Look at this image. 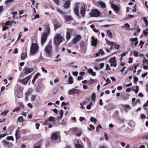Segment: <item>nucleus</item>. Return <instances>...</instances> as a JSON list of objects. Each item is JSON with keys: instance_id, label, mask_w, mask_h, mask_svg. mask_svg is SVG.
Masks as SVG:
<instances>
[{"instance_id": "obj_34", "label": "nucleus", "mask_w": 148, "mask_h": 148, "mask_svg": "<svg viewBox=\"0 0 148 148\" xmlns=\"http://www.w3.org/2000/svg\"><path fill=\"white\" fill-rule=\"evenodd\" d=\"M92 105V103L90 102L89 104L87 106L86 108L88 110H90L91 108V107Z\"/></svg>"}, {"instance_id": "obj_49", "label": "nucleus", "mask_w": 148, "mask_h": 148, "mask_svg": "<svg viewBox=\"0 0 148 148\" xmlns=\"http://www.w3.org/2000/svg\"><path fill=\"white\" fill-rule=\"evenodd\" d=\"M40 75V74L39 73H38L34 77L37 79L38 78V77Z\"/></svg>"}, {"instance_id": "obj_50", "label": "nucleus", "mask_w": 148, "mask_h": 148, "mask_svg": "<svg viewBox=\"0 0 148 148\" xmlns=\"http://www.w3.org/2000/svg\"><path fill=\"white\" fill-rule=\"evenodd\" d=\"M57 11L59 12L60 14H64L65 12H62L61 10L60 9H57Z\"/></svg>"}, {"instance_id": "obj_19", "label": "nucleus", "mask_w": 148, "mask_h": 148, "mask_svg": "<svg viewBox=\"0 0 148 148\" xmlns=\"http://www.w3.org/2000/svg\"><path fill=\"white\" fill-rule=\"evenodd\" d=\"M79 7L78 6H76L75 7L74 10L75 13L77 16L79 15Z\"/></svg>"}, {"instance_id": "obj_62", "label": "nucleus", "mask_w": 148, "mask_h": 148, "mask_svg": "<svg viewBox=\"0 0 148 148\" xmlns=\"http://www.w3.org/2000/svg\"><path fill=\"white\" fill-rule=\"evenodd\" d=\"M27 106L31 108H33V105L31 103H28L27 104Z\"/></svg>"}, {"instance_id": "obj_18", "label": "nucleus", "mask_w": 148, "mask_h": 148, "mask_svg": "<svg viewBox=\"0 0 148 148\" xmlns=\"http://www.w3.org/2000/svg\"><path fill=\"white\" fill-rule=\"evenodd\" d=\"M112 7L113 9L117 13L119 10V8L118 6L117 5L113 4L112 5Z\"/></svg>"}, {"instance_id": "obj_4", "label": "nucleus", "mask_w": 148, "mask_h": 148, "mask_svg": "<svg viewBox=\"0 0 148 148\" xmlns=\"http://www.w3.org/2000/svg\"><path fill=\"white\" fill-rule=\"evenodd\" d=\"M74 143L75 148H84V146L81 144L82 141L79 139H75L74 140Z\"/></svg>"}, {"instance_id": "obj_16", "label": "nucleus", "mask_w": 148, "mask_h": 148, "mask_svg": "<svg viewBox=\"0 0 148 148\" xmlns=\"http://www.w3.org/2000/svg\"><path fill=\"white\" fill-rule=\"evenodd\" d=\"M75 134L77 136H80L82 134L81 131L77 129H74Z\"/></svg>"}, {"instance_id": "obj_48", "label": "nucleus", "mask_w": 148, "mask_h": 148, "mask_svg": "<svg viewBox=\"0 0 148 148\" xmlns=\"http://www.w3.org/2000/svg\"><path fill=\"white\" fill-rule=\"evenodd\" d=\"M134 55L135 57H137L138 56V52L136 51H135L134 53Z\"/></svg>"}, {"instance_id": "obj_29", "label": "nucleus", "mask_w": 148, "mask_h": 148, "mask_svg": "<svg viewBox=\"0 0 148 148\" xmlns=\"http://www.w3.org/2000/svg\"><path fill=\"white\" fill-rule=\"evenodd\" d=\"M124 110L127 112L130 109V107L129 105H125L124 107Z\"/></svg>"}, {"instance_id": "obj_35", "label": "nucleus", "mask_w": 148, "mask_h": 148, "mask_svg": "<svg viewBox=\"0 0 148 148\" xmlns=\"http://www.w3.org/2000/svg\"><path fill=\"white\" fill-rule=\"evenodd\" d=\"M90 121L91 122L94 121V123H95L97 122V120L96 119L93 117H92L90 119Z\"/></svg>"}, {"instance_id": "obj_44", "label": "nucleus", "mask_w": 148, "mask_h": 148, "mask_svg": "<svg viewBox=\"0 0 148 148\" xmlns=\"http://www.w3.org/2000/svg\"><path fill=\"white\" fill-rule=\"evenodd\" d=\"M48 119L50 121H53L54 120V118L52 116H51Z\"/></svg>"}, {"instance_id": "obj_3", "label": "nucleus", "mask_w": 148, "mask_h": 148, "mask_svg": "<svg viewBox=\"0 0 148 148\" xmlns=\"http://www.w3.org/2000/svg\"><path fill=\"white\" fill-rule=\"evenodd\" d=\"M52 42L51 41L49 42L45 47V51L48 54H50L52 51Z\"/></svg>"}, {"instance_id": "obj_6", "label": "nucleus", "mask_w": 148, "mask_h": 148, "mask_svg": "<svg viewBox=\"0 0 148 148\" xmlns=\"http://www.w3.org/2000/svg\"><path fill=\"white\" fill-rule=\"evenodd\" d=\"M80 90L77 89L73 88L68 91V94L70 95L78 94L80 92Z\"/></svg>"}, {"instance_id": "obj_5", "label": "nucleus", "mask_w": 148, "mask_h": 148, "mask_svg": "<svg viewBox=\"0 0 148 148\" xmlns=\"http://www.w3.org/2000/svg\"><path fill=\"white\" fill-rule=\"evenodd\" d=\"M109 62L110 63V66L111 67L113 66L115 67L116 66L117 62L116 60V58L115 57L111 58L109 61Z\"/></svg>"}, {"instance_id": "obj_9", "label": "nucleus", "mask_w": 148, "mask_h": 148, "mask_svg": "<svg viewBox=\"0 0 148 148\" xmlns=\"http://www.w3.org/2000/svg\"><path fill=\"white\" fill-rule=\"evenodd\" d=\"M99 13L97 10H94L90 13V15L91 17H97L99 16Z\"/></svg>"}, {"instance_id": "obj_2", "label": "nucleus", "mask_w": 148, "mask_h": 148, "mask_svg": "<svg viewBox=\"0 0 148 148\" xmlns=\"http://www.w3.org/2000/svg\"><path fill=\"white\" fill-rule=\"evenodd\" d=\"M53 40L55 45H59L62 41V36L60 34H57L54 36Z\"/></svg>"}, {"instance_id": "obj_22", "label": "nucleus", "mask_w": 148, "mask_h": 148, "mask_svg": "<svg viewBox=\"0 0 148 148\" xmlns=\"http://www.w3.org/2000/svg\"><path fill=\"white\" fill-rule=\"evenodd\" d=\"M106 43L108 45H114L115 47H116V43L115 42L106 41Z\"/></svg>"}, {"instance_id": "obj_64", "label": "nucleus", "mask_w": 148, "mask_h": 148, "mask_svg": "<svg viewBox=\"0 0 148 148\" xmlns=\"http://www.w3.org/2000/svg\"><path fill=\"white\" fill-rule=\"evenodd\" d=\"M142 138L143 139H148V135H147L143 136Z\"/></svg>"}, {"instance_id": "obj_26", "label": "nucleus", "mask_w": 148, "mask_h": 148, "mask_svg": "<svg viewBox=\"0 0 148 148\" xmlns=\"http://www.w3.org/2000/svg\"><path fill=\"white\" fill-rule=\"evenodd\" d=\"M88 72L89 73L91 74L92 76H95L96 75V73L93 72V70L91 69H88Z\"/></svg>"}, {"instance_id": "obj_27", "label": "nucleus", "mask_w": 148, "mask_h": 148, "mask_svg": "<svg viewBox=\"0 0 148 148\" xmlns=\"http://www.w3.org/2000/svg\"><path fill=\"white\" fill-rule=\"evenodd\" d=\"M68 84H72L73 83V78L71 76L69 77L68 79Z\"/></svg>"}, {"instance_id": "obj_15", "label": "nucleus", "mask_w": 148, "mask_h": 148, "mask_svg": "<svg viewBox=\"0 0 148 148\" xmlns=\"http://www.w3.org/2000/svg\"><path fill=\"white\" fill-rule=\"evenodd\" d=\"M130 40L132 42V44H133L134 42H135L134 44L135 46H136L138 43V41L137 37H136L134 38H132L130 39Z\"/></svg>"}, {"instance_id": "obj_24", "label": "nucleus", "mask_w": 148, "mask_h": 148, "mask_svg": "<svg viewBox=\"0 0 148 148\" xmlns=\"http://www.w3.org/2000/svg\"><path fill=\"white\" fill-rule=\"evenodd\" d=\"M70 5V2L69 1H66L64 4V7L65 8H68L69 7Z\"/></svg>"}, {"instance_id": "obj_21", "label": "nucleus", "mask_w": 148, "mask_h": 148, "mask_svg": "<svg viewBox=\"0 0 148 148\" xmlns=\"http://www.w3.org/2000/svg\"><path fill=\"white\" fill-rule=\"evenodd\" d=\"M58 138V135L56 133H54L52 134L51 135V138L52 140H56Z\"/></svg>"}, {"instance_id": "obj_17", "label": "nucleus", "mask_w": 148, "mask_h": 148, "mask_svg": "<svg viewBox=\"0 0 148 148\" xmlns=\"http://www.w3.org/2000/svg\"><path fill=\"white\" fill-rule=\"evenodd\" d=\"M20 131L19 130V128H18L15 133V136L16 139H18L20 138Z\"/></svg>"}, {"instance_id": "obj_23", "label": "nucleus", "mask_w": 148, "mask_h": 148, "mask_svg": "<svg viewBox=\"0 0 148 148\" xmlns=\"http://www.w3.org/2000/svg\"><path fill=\"white\" fill-rule=\"evenodd\" d=\"M27 56V54L26 53H23L21 54V59L22 60H25Z\"/></svg>"}, {"instance_id": "obj_51", "label": "nucleus", "mask_w": 148, "mask_h": 148, "mask_svg": "<svg viewBox=\"0 0 148 148\" xmlns=\"http://www.w3.org/2000/svg\"><path fill=\"white\" fill-rule=\"evenodd\" d=\"M143 33L145 35H147L148 34V29H147L146 30L144 31Z\"/></svg>"}, {"instance_id": "obj_47", "label": "nucleus", "mask_w": 148, "mask_h": 148, "mask_svg": "<svg viewBox=\"0 0 148 148\" xmlns=\"http://www.w3.org/2000/svg\"><path fill=\"white\" fill-rule=\"evenodd\" d=\"M55 3L57 5H59L60 1L59 0H53Z\"/></svg>"}, {"instance_id": "obj_38", "label": "nucleus", "mask_w": 148, "mask_h": 148, "mask_svg": "<svg viewBox=\"0 0 148 148\" xmlns=\"http://www.w3.org/2000/svg\"><path fill=\"white\" fill-rule=\"evenodd\" d=\"M14 0H7L5 1V3L7 5L9 3L12 2Z\"/></svg>"}, {"instance_id": "obj_1", "label": "nucleus", "mask_w": 148, "mask_h": 148, "mask_svg": "<svg viewBox=\"0 0 148 148\" xmlns=\"http://www.w3.org/2000/svg\"><path fill=\"white\" fill-rule=\"evenodd\" d=\"M38 45L35 43H33L30 48V52L32 55L36 53L38 50Z\"/></svg>"}, {"instance_id": "obj_7", "label": "nucleus", "mask_w": 148, "mask_h": 148, "mask_svg": "<svg viewBox=\"0 0 148 148\" xmlns=\"http://www.w3.org/2000/svg\"><path fill=\"white\" fill-rule=\"evenodd\" d=\"M82 38V36L80 35L76 36L75 38L72 40V42L73 44H76L80 41Z\"/></svg>"}, {"instance_id": "obj_53", "label": "nucleus", "mask_w": 148, "mask_h": 148, "mask_svg": "<svg viewBox=\"0 0 148 148\" xmlns=\"http://www.w3.org/2000/svg\"><path fill=\"white\" fill-rule=\"evenodd\" d=\"M143 63H146L148 62L147 59L144 57L143 58Z\"/></svg>"}, {"instance_id": "obj_10", "label": "nucleus", "mask_w": 148, "mask_h": 148, "mask_svg": "<svg viewBox=\"0 0 148 148\" xmlns=\"http://www.w3.org/2000/svg\"><path fill=\"white\" fill-rule=\"evenodd\" d=\"M48 34L47 33H45L43 34L42 37L41 39V43L42 45H43L46 41Z\"/></svg>"}, {"instance_id": "obj_52", "label": "nucleus", "mask_w": 148, "mask_h": 148, "mask_svg": "<svg viewBox=\"0 0 148 148\" xmlns=\"http://www.w3.org/2000/svg\"><path fill=\"white\" fill-rule=\"evenodd\" d=\"M101 126L100 125H99L97 127H96V130L97 131H99V130L100 129H101Z\"/></svg>"}, {"instance_id": "obj_8", "label": "nucleus", "mask_w": 148, "mask_h": 148, "mask_svg": "<svg viewBox=\"0 0 148 148\" xmlns=\"http://www.w3.org/2000/svg\"><path fill=\"white\" fill-rule=\"evenodd\" d=\"M34 71V69L32 68L25 67L23 69L24 73L27 75L32 72Z\"/></svg>"}, {"instance_id": "obj_13", "label": "nucleus", "mask_w": 148, "mask_h": 148, "mask_svg": "<svg viewBox=\"0 0 148 148\" xmlns=\"http://www.w3.org/2000/svg\"><path fill=\"white\" fill-rule=\"evenodd\" d=\"M85 7L86 5H82L81 8V10H80V13L81 15L84 17V16L85 14V12L86 11L85 10Z\"/></svg>"}, {"instance_id": "obj_31", "label": "nucleus", "mask_w": 148, "mask_h": 148, "mask_svg": "<svg viewBox=\"0 0 148 148\" xmlns=\"http://www.w3.org/2000/svg\"><path fill=\"white\" fill-rule=\"evenodd\" d=\"M46 30L47 31V32H46L47 34L48 35L49 33L50 32V28L49 25H47L46 26Z\"/></svg>"}, {"instance_id": "obj_59", "label": "nucleus", "mask_w": 148, "mask_h": 148, "mask_svg": "<svg viewBox=\"0 0 148 148\" xmlns=\"http://www.w3.org/2000/svg\"><path fill=\"white\" fill-rule=\"evenodd\" d=\"M126 53H127V52L126 53V52H123L122 54H121V59H122V57H123L124 56H125L126 55Z\"/></svg>"}, {"instance_id": "obj_45", "label": "nucleus", "mask_w": 148, "mask_h": 148, "mask_svg": "<svg viewBox=\"0 0 148 148\" xmlns=\"http://www.w3.org/2000/svg\"><path fill=\"white\" fill-rule=\"evenodd\" d=\"M99 53L100 54H101L102 55H104L105 54L104 52L103 51V50L102 49H100Z\"/></svg>"}, {"instance_id": "obj_54", "label": "nucleus", "mask_w": 148, "mask_h": 148, "mask_svg": "<svg viewBox=\"0 0 148 148\" xmlns=\"http://www.w3.org/2000/svg\"><path fill=\"white\" fill-rule=\"evenodd\" d=\"M110 69V67L108 64H107L106 66V70H109Z\"/></svg>"}, {"instance_id": "obj_61", "label": "nucleus", "mask_w": 148, "mask_h": 148, "mask_svg": "<svg viewBox=\"0 0 148 148\" xmlns=\"http://www.w3.org/2000/svg\"><path fill=\"white\" fill-rule=\"evenodd\" d=\"M85 120V118L84 117H80V119H79V120L80 121H84Z\"/></svg>"}, {"instance_id": "obj_28", "label": "nucleus", "mask_w": 148, "mask_h": 148, "mask_svg": "<svg viewBox=\"0 0 148 148\" xmlns=\"http://www.w3.org/2000/svg\"><path fill=\"white\" fill-rule=\"evenodd\" d=\"M99 5L102 8H105L106 7V4L102 2L99 1L98 2Z\"/></svg>"}, {"instance_id": "obj_14", "label": "nucleus", "mask_w": 148, "mask_h": 148, "mask_svg": "<svg viewBox=\"0 0 148 148\" xmlns=\"http://www.w3.org/2000/svg\"><path fill=\"white\" fill-rule=\"evenodd\" d=\"M31 77L32 76L29 75L25 77L22 80V83L24 84H27L29 80L31 79Z\"/></svg>"}, {"instance_id": "obj_41", "label": "nucleus", "mask_w": 148, "mask_h": 148, "mask_svg": "<svg viewBox=\"0 0 148 148\" xmlns=\"http://www.w3.org/2000/svg\"><path fill=\"white\" fill-rule=\"evenodd\" d=\"M95 97H96V96H95V93H93L92 94V96H91V98H92V101H94L95 100Z\"/></svg>"}, {"instance_id": "obj_46", "label": "nucleus", "mask_w": 148, "mask_h": 148, "mask_svg": "<svg viewBox=\"0 0 148 148\" xmlns=\"http://www.w3.org/2000/svg\"><path fill=\"white\" fill-rule=\"evenodd\" d=\"M36 95H33L31 98V100L32 101H34L36 99Z\"/></svg>"}, {"instance_id": "obj_57", "label": "nucleus", "mask_w": 148, "mask_h": 148, "mask_svg": "<svg viewBox=\"0 0 148 148\" xmlns=\"http://www.w3.org/2000/svg\"><path fill=\"white\" fill-rule=\"evenodd\" d=\"M104 136L106 140H108V137L107 134L106 133H105L104 134Z\"/></svg>"}, {"instance_id": "obj_30", "label": "nucleus", "mask_w": 148, "mask_h": 148, "mask_svg": "<svg viewBox=\"0 0 148 148\" xmlns=\"http://www.w3.org/2000/svg\"><path fill=\"white\" fill-rule=\"evenodd\" d=\"M54 26L55 27V29H56L60 27L61 26V25L59 23H56L54 24Z\"/></svg>"}, {"instance_id": "obj_25", "label": "nucleus", "mask_w": 148, "mask_h": 148, "mask_svg": "<svg viewBox=\"0 0 148 148\" xmlns=\"http://www.w3.org/2000/svg\"><path fill=\"white\" fill-rule=\"evenodd\" d=\"M87 45V44H85L83 42H81L80 44V47L83 49H85Z\"/></svg>"}, {"instance_id": "obj_40", "label": "nucleus", "mask_w": 148, "mask_h": 148, "mask_svg": "<svg viewBox=\"0 0 148 148\" xmlns=\"http://www.w3.org/2000/svg\"><path fill=\"white\" fill-rule=\"evenodd\" d=\"M3 144L5 146H8L9 145L8 143L5 140H3Z\"/></svg>"}, {"instance_id": "obj_42", "label": "nucleus", "mask_w": 148, "mask_h": 148, "mask_svg": "<svg viewBox=\"0 0 148 148\" xmlns=\"http://www.w3.org/2000/svg\"><path fill=\"white\" fill-rule=\"evenodd\" d=\"M18 120L20 122H22L24 121L23 118L22 117H19L18 119Z\"/></svg>"}, {"instance_id": "obj_56", "label": "nucleus", "mask_w": 148, "mask_h": 148, "mask_svg": "<svg viewBox=\"0 0 148 148\" xmlns=\"http://www.w3.org/2000/svg\"><path fill=\"white\" fill-rule=\"evenodd\" d=\"M41 69L42 70V71L43 72H45L46 73H47V71L46 70L44 67H42Z\"/></svg>"}, {"instance_id": "obj_63", "label": "nucleus", "mask_w": 148, "mask_h": 148, "mask_svg": "<svg viewBox=\"0 0 148 148\" xmlns=\"http://www.w3.org/2000/svg\"><path fill=\"white\" fill-rule=\"evenodd\" d=\"M5 25H11L10 21H7L5 23Z\"/></svg>"}, {"instance_id": "obj_32", "label": "nucleus", "mask_w": 148, "mask_h": 148, "mask_svg": "<svg viewBox=\"0 0 148 148\" xmlns=\"http://www.w3.org/2000/svg\"><path fill=\"white\" fill-rule=\"evenodd\" d=\"M8 112V110L4 111L1 114V116L4 115L5 116L7 115Z\"/></svg>"}, {"instance_id": "obj_58", "label": "nucleus", "mask_w": 148, "mask_h": 148, "mask_svg": "<svg viewBox=\"0 0 148 148\" xmlns=\"http://www.w3.org/2000/svg\"><path fill=\"white\" fill-rule=\"evenodd\" d=\"M60 114L61 116V118H62L63 116V112L62 110H61L60 112Z\"/></svg>"}, {"instance_id": "obj_43", "label": "nucleus", "mask_w": 148, "mask_h": 148, "mask_svg": "<svg viewBox=\"0 0 148 148\" xmlns=\"http://www.w3.org/2000/svg\"><path fill=\"white\" fill-rule=\"evenodd\" d=\"M124 25H125V26H122L123 28H125V27H127V29H128V28H129L130 26V25L128 23L125 24Z\"/></svg>"}, {"instance_id": "obj_55", "label": "nucleus", "mask_w": 148, "mask_h": 148, "mask_svg": "<svg viewBox=\"0 0 148 148\" xmlns=\"http://www.w3.org/2000/svg\"><path fill=\"white\" fill-rule=\"evenodd\" d=\"M21 37H22V32H21L19 34V36L17 39V40H20V38Z\"/></svg>"}, {"instance_id": "obj_37", "label": "nucleus", "mask_w": 148, "mask_h": 148, "mask_svg": "<svg viewBox=\"0 0 148 148\" xmlns=\"http://www.w3.org/2000/svg\"><path fill=\"white\" fill-rule=\"evenodd\" d=\"M143 19L145 21L147 26H148V21L147 20V19L145 17H143Z\"/></svg>"}, {"instance_id": "obj_33", "label": "nucleus", "mask_w": 148, "mask_h": 148, "mask_svg": "<svg viewBox=\"0 0 148 148\" xmlns=\"http://www.w3.org/2000/svg\"><path fill=\"white\" fill-rule=\"evenodd\" d=\"M107 33L110 38H112V33L109 30H107Z\"/></svg>"}, {"instance_id": "obj_36", "label": "nucleus", "mask_w": 148, "mask_h": 148, "mask_svg": "<svg viewBox=\"0 0 148 148\" xmlns=\"http://www.w3.org/2000/svg\"><path fill=\"white\" fill-rule=\"evenodd\" d=\"M7 139L8 140H11L12 141H14V140L13 137L12 136L7 137Z\"/></svg>"}, {"instance_id": "obj_39", "label": "nucleus", "mask_w": 148, "mask_h": 148, "mask_svg": "<svg viewBox=\"0 0 148 148\" xmlns=\"http://www.w3.org/2000/svg\"><path fill=\"white\" fill-rule=\"evenodd\" d=\"M20 108L18 107V108H15L13 110L12 112H15L18 111L20 110Z\"/></svg>"}, {"instance_id": "obj_20", "label": "nucleus", "mask_w": 148, "mask_h": 148, "mask_svg": "<svg viewBox=\"0 0 148 148\" xmlns=\"http://www.w3.org/2000/svg\"><path fill=\"white\" fill-rule=\"evenodd\" d=\"M65 20L67 22L70 21L73 19V18L71 16H64Z\"/></svg>"}, {"instance_id": "obj_60", "label": "nucleus", "mask_w": 148, "mask_h": 148, "mask_svg": "<svg viewBox=\"0 0 148 148\" xmlns=\"http://www.w3.org/2000/svg\"><path fill=\"white\" fill-rule=\"evenodd\" d=\"M12 14L14 15L13 16V18H14L15 17V15L17 14V12L16 11H15L12 12Z\"/></svg>"}, {"instance_id": "obj_12", "label": "nucleus", "mask_w": 148, "mask_h": 148, "mask_svg": "<svg viewBox=\"0 0 148 148\" xmlns=\"http://www.w3.org/2000/svg\"><path fill=\"white\" fill-rule=\"evenodd\" d=\"M91 39H92L91 45L96 47L97 44V40L93 36L92 37Z\"/></svg>"}, {"instance_id": "obj_11", "label": "nucleus", "mask_w": 148, "mask_h": 148, "mask_svg": "<svg viewBox=\"0 0 148 148\" xmlns=\"http://www.w3.org/2000/svg\"><path fill=\"white\" fill-rule=\"evenodd\" d=\"M72 29L67 28V31L66 32V38L67 40L69 39L71 37V34L72 33Z\"/></svg>"}]
</instances>
